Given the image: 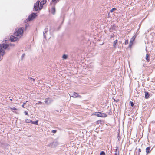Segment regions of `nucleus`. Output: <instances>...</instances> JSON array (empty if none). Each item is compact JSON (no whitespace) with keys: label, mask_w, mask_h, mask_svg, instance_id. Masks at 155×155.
Listing matches in <instances>:
<instances>
[{"label":"nucleus","mask_w":155,"mask_h":155,"mask_svg":"<svg viewBox=\"0 0 155 155\" xmlns=\"http://www.w3.org/2000/svg\"><path fill=\"white\" fill-rule=\"evenodd\" d=\"M23 32V29L21 28H20L16 30L14 34L16 36L20 37L22 35Z\"/></svg>","instance_id":"f257e3e1"},{"label":"nucleus","mask_w":155,"mask_h":155,"mask_svg":"<svg viewBox=\"0 0 155 155\" xmlns=\"http://www.w3.org/2000/svg\"><path fill=\"white\" fill-rule=\"evenodd\" d=\"M37 16V14L36 13H33L31 15H29L28 17V21H30L34 19Z\"/></svg>","instance_id":"f03ea898"},{"label":"nucleus","mask_w":155,"mask_h":155,"mask_svg":"<svg viewBox=\"0 0 155 155\" xmlns=\"http://www.w3.org/2000/svg\"><path fill=\"white\" fill-rule=\"evenodd\" d=\"M95 115L97 117H105L107 116L105 113L100 112L95 113Z\"/></svg>","instance_id":"7ed1b4c3"},{"label":"nucleus","mask_w":155,"mask_h":155,"mask_svg":"<svg viewBox=\"0 0 155 155\" xmlns=\"http://www.w3.org/2000/svg\"><path fill=\"white\" fill-rule=\"evenodd\" d=\"M10 45L7 44H3L0 45V49L1 50H3L4 51V49H6Z\"/></svg>","instance_id":"20e7f679"},{"label":"nucleus","mask_w":155,"mask_h":155,"mask_svg":"<svg viewBox=\"0 0 155 155\" xmlns=\"http://www.w3.org/2000/svg\"><path fill=\"white\" fill-rule=\"evenodd\" d=\"M52 101V100L50 98H46L45 100V102L46 104L48 105L50 104Z\"/></svg>","instance_id":"39448f33"},{"label":"nucleus","mask_w":155,"mask_h":155,"mask_svg":"<svg viewBox=\"0 0 155 155\" xmlns=\"http://www.w3.org/2000/svg\"><path fill=\"white\" fill-rule=\"evenodd\" d=\"M18 40V38L13 36H11L10 37V40L11 42H14L17 41Z\"/></svg>","instance_id":"423d86ee"},{"label":"nucleus","mask_w":155,"mask_h":155,"mask_svg":"<svg viewBox=\"0 0 155 155\" xmlns=\"http://www.w3.org/2000/svg\"><path fill=\"white\" fill-rule=\"evenodd\" d=\"M39 2V1H37L34 5V10L35 11H37L38 9Z\"/></svg>","instance_id":"0eeeda50"},{"label":"nucleus","mask_w":155,"mask_h":155,"mask_svg":"<svg viewBox=\"0 0 155 155\" xmlns=\"http://www.w3.org/2000/svg\"><path fill=\"white\" fill-rule=\"evenodd\" d=\"M5 54V51L3 50H1L0 49V61H1L3 58V57Z\"/></svg>","instance_id":"6e6552de"},{"label":"nucleus","mask_w":155,"mask_h":155,"mask_svg":"<svg viewBox=\"0 0 155 155\" xmlns=\"http://www.w3.org/2000/svg\"><path fill=\"white\" fill-rule=\"evenodd\" d=\"M48 31V28L47 27H46L44 29V31H43V36L45 38H46L45 34Z\"/></svg>","instance_id":"1a4fd4ad"},{"label":"nucleus","mask_w":155,"mask_h":155,"mask_svg":"<svg viewBox=\"0 0 155 155\" xmlns=\"http://www.w3.org/2000/svg\"><path fill=\"white\" fill-rule=\"evenodd\" d=\"M51 13L53 14H54L55 12V9L54 7H53L51 9Z\"/></svg>","instance_id":"9d476101"},{"label":"nucleus","mask_w":155,"mask_h":155,"mask_svg":"<svg viewBox=\"0 0 155 155\" xmlns=\"http://www.w3.org/2000/svg\"><path fill=\"white\" fill-rule=\"evenodd\" d=\"M145 96L146 98H148L150 96V94L148 92H145Z\"/></svg>","instance_id":"9b49d317"},{"label":"nucleus","mask_w":155,"mask_h":155,"mask_svg":"<svg viewBox=\"0 0 155 155\" xmlns=\"http://www.w3.org/2000/svg\"><path fill=\"white\" fill-rule=\"evenodd\" d=\"M117 40L116 39L115 40L113 43V46L115 48H116L117 47Z\"/></svg>","instance_id":"f8f14e48"},{"label":"nucleus","mask_w":155,"mask_h":155,"mask_svg":"<svg viewBox=\"0 0 155 155\" xmlns=\"http://www.w3.org/2000/svg\"><path fill=\"white\" fill-rule=\"evenodd\" d=\"M78 96V94L75 92L73 93L72 94V95H71V96L73 97H77Z\"/></svg>","instance_id":"ddd939ff"},{"label":"nucleus","mask_w":155,"mask_h":155,"mask_svg":"<svg viewBox=\"0 0 155 155\" xmlns=\"http://www.w3.org/2000/svg\"><path fill=\"white\" fill-rule=\"evenodd\" d=\"M150 147H149L146 148V152L147 153H149L150 152Z\"/></svg>","instance_id":"4468645a"},{"label":"nucleus","mask_w":155,"mask_h":155,"mask_svg":"<svg viewBox=\"0 0 155 155\" xmlns=\"http://www.w3.org/2000/svg\"><path fill=\"white\" fill-rule=\"evenodd\" d=\"M46 2V0H43L40 3V5L41 6L42 4L43 5L45 4Z\"/></svg>","instance_id":"2eb2a0df"},{"label":"nucleus","mask_w":155,"mask_h":155,"mask_svg":"<svg viewBox=\"0 0 155 155\" xmlns=\"http://www.w3.org/2000/svg\"><path fill=\"white\" fill-rule=\"evenodd\" d=\"M62 58L63 59H66L68 58V56L67 55L64 54L62 56Z\"/></svg>","instance_id":"dca6fc26"},{"label":"nucleus","mask_w":155,"mask_h":155,"mask_svg":"<svg viewBox=\"0 0 155 155\" xmlns=\"http://www.w3.org/2000/svg\"><path fill=\"white\" fill-rule=\"evenodd\" d=\"M149 56V55L148 54H147L146 59L148 62H149L150 61V60H149V58H148Z\"/></svg>","instance_id":"f3484780"},{"label":"nucleus","mask_w":155,"mask_h":155,"mask_svg":"<svg viewBox=\"0 0 155 155\" xmlns=\"http://www.w3.org/2000/svg\"><path fill=\"white\" fill-rule=\"evenodd\" d=\"M31 123L32 124H35V125H38V121L37 120L35 121H31Z\"/></svg>","instance_id":"a211bd4d"},{"label":"nucleus","mask_w":155,"mask_h":155,"mask_svg":"<svg viewBox=\"0 0 155 155\" xmlns=\"http://www.w3.org/2000/svg\"><path fill=\"white\" fill-rule=\"evenodd\" d=\"M32 120H30L26 119L25 120V122L26 123H31Z\"/></svg>","instance_id":"6ab92c4d"},{"label":"nucleus","mask_w":155,"mask_h":155,"mask_svg":"<svg viewBox=\"0 0 155 155\" xmlns=\"http://www.w3.org/2000/svg\"><path fill=\"white\" fill-rule=\"evenodd\" d=\"M133 42V41H132L130 40V44L129 45V46L130 47H131L132 46V45Z\"/></svg>","instance_id":"aec40b11"},{"label":"nucleus","mask_w":155,"mask_h":155,"mask_svg":"<svg viewBox=\"0 0 155 155\" xmlns=\"http://www.w3.org/2000/svg\"><path fill=\"white\" fill-rule=\"evenodd\" d=\"M136 36L135 35L133 36V37L131 38V40L132 41H134L136 38Z\"/></svg>","instance_id":"412c9836"},{"label":"nucleus","mask_w":155,"mask_h":155,"mask_svg":"<svg viewBox=\"0 0 155 155\" xmlns=\"http://www.w3.org/2000/svg\"><path fill=\"white\" fill-rule=\"evenodd\" d=\"M100 155H105V153L104 151H101L100 152Z\"/></svg>","instance_id":"4be33fe9"},{"label":"nucleus","mask_w":155,"mask_h":155,"mask_svg":"<svg viewBox=\"0 0 155 155\" xmlns=\"http://www.w3.org/2000/svg\"><path fill=\"white\" fill-rule=\"evenodd\" d=\"M130 104L131 106L132 107L134 106V104L133 102H130Z\"/></svg>","instance_id":"5701e85b"},{"label":"nucleus","mask_w":155,"mask_h":155,"mask_svg":"<svg viewBox=\"0 0 155 155\" xmlns=\"http://www.w3.org/2000/svg\"><path fill=\"white\" fill-rule=\"evenodd\" d=\"M58 0H52V1L53 2H54L55 3H56L57 2V1Z\"/></svg>","instance_id":"b1692460"},{"label":"nucleus","mask_w":155,"mask_h":155,"mask_svg":"<svg viewBox=\"0 0 155 155\" xmlns=\"http://www.w3.org/2000/svg\"><path fill=\"white\" fill-rule=\"evenodd\" d=\"M116 9V8H112V9L110 10V12H113V11L114 10H115Z\"/></svg>","instance_id":"393cba45"},{"label":"nucleus","mask_w":155,"mask_h":155,"mask_svg":"<svg viewBox=\"0 0 155 155\" xmlns=\"http://www.w3.org/2000/svg\"><path fill=\"white\" fill-rule=\"evenodd\" d=\"M24 113H25V115H27L28 114L27 111H25Z\"/></svg>","instance_id":"a878e982"},{"label":"nucleus","mask_w":155,"mask_h":155,"mask_svg":"<svg viewBox=\"0 0 155 155\" xmlns=\"http://www.w3.org/2000/svg\"><path fill=\"white\" fill-rule=\"evenodd\" d=\"M57 131L56 130H52V133H55Z\"/></svg>","instance_id":"bb28decb"},{"label":"nucleus","mask_w":155,"mask_h":155,"mask_svg":"<svg viewBox=\"0 0 155 155\" xmlns=\"http://www.w3.org/2000/svg\"><path fill=\"white\" fill-rule=\"evenodd\" d=\"M128 43V40H126L125 42V44L126 45Z\"/></svg>","instance_id":"cd10ccee"},{"label":"nucleus","mask_w":155,"mask_h":155,"mask_svg":"<svg viewBox=\"0 0 155 155\" xmlns=\"http://www.w3.org/2000/svg\"><path fill=\"white\" fill-rule=\"evenodd\" d=\"M11 109L14 110H17L16 108L15 107H13L12 108H11Z\"/></svg>","instance_id":"c85d7f7f"},{"label":"nucleus","mask_w":155,"mask_h":155,"mask_svg":"<svg viewBox=\"0 0 155 155\" xmlns=\"http://www.w3.org/2000/svg\"><path fill=\"white\" fill-rule=\"evenodd\" d=\"M42 103V102L41 101H39L38 103H37V104H40Z\"/></svg>","instance_id":"c756f323"},{"label":"nucleus","mask_w":155,"mask_h":155,"mask_svg":"<svg viewBox=\"0 0 155 155\" xmlns=\"http://www.w3.org/2000/svg\"><path fill=\"white\" fill-rule=\"evenodd\" d=\"M25 104V103H24L23 104V105H22V106L23 107H24V105Z\"/></svg>","instance_id":"7c9ffc66"},{"label":"nucleus","mask_w":155,"mask_h":155,"mask_svg":"<svg viewBox=\"0 0 155 155\" xmlns=\"http://www.w3.org/2000/svg\"><path fill=\"white\" fill-rule=\"evenodd\" d=\"M77 97H81V96L80 95L78 94V96H77Z\"/></svg>","instance_id":"2f4dec72"},{"label":"nucleus","mask_w":155,"mask_h":155,"mask_svg":"<svg viewBox=\"0 0 155 155\" xmlns=\"http://www.w3.org/2000/svg\"><path fill=\"white\" fill-rule=\"evenodd\" d=\"M115 155H119V153H117L116 152L115 154Z\"/></svg>","instance_id":"473e14b6"},{"label":"nucleus","mask_w":155,"mask_h":155,"mask_svg":"<svg viewBox=\"0 0 155 155\" xmlns=\"http://www.w3.org/2000/svg\"><path fill=\"white\" fill-rule=\"evenodd\" d=\"M141 149H139V150H138V151L139 152H141Z\"/></svg>","instance_id":"72a5a7b5"},{"label":"nucleus","mask_w":155,"mask_h":155,"mask_svg":"<svg viewBox=\"0 0 155 155\" xmlns=\"http://www.w3.org/2000/svg\"><path fill=\"white\" fill-rule=\"evenodd\" d=\"M29 25L28 24H26V27L27 26H28Z\"/></svg>","instance_id":"f704fd0d"},{"label":"nucleus","mask_w":155,"mask_h":155,"mask_svg":"<svg viewBox=\"0 0 155 155\" xmlns=\"http://www.w3.org/2000/svg\"><path fill=\"white\" fill-rule=\"evenodd\" d=\"M24 54H22V57H23V56H24Z\"/></svg>","instance_id":"c9c22d12"},{"label":"nucleus","mask_w":155,"mask_h":155,"mask_svg":"<svg viewBox=\"0 0 155 155\" xmlns=\"http://www.w3.org/2000/svg\"><path fill=\"white\" fill-rule=\"evenodd\" d=\"M54 143H56L53 142V144H54Z\"/></svg>","instance_id":"e433bc0d"}]
</instances>
